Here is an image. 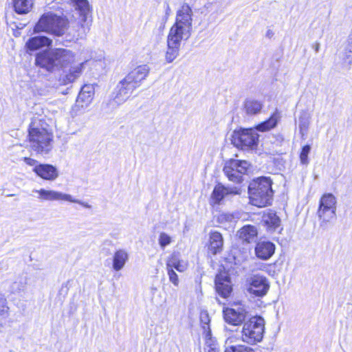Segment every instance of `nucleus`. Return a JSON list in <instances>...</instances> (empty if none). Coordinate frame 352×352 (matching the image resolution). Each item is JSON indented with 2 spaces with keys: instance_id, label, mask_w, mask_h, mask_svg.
<instances>
[{
  "instance_id": "nucleus-14",
  "label": "nucleus",
  "mask_w": 352,
  "mask_h": 352,
  "mask_svg": "<svg viewBox=\"0 0 352 352\" xmlns=\"http://www.w3.org/2000/svg\"><path fill=\"white\" fill-rule=\"evenodd\" d=\"M150 70L151 69L147 65H138L129 72L123 80L135 89L147 78Z\"/></svg>"
},
{
  "instance_id": "nucleus-21",
  "label": "nucleus",
  "mask_w": 352,
  "mask_h": 352,
  "mask_svg": "<svg viewBox=\"0 0 352 352\" xmlns=\"http://www.w3.org/2000/svg\"><path fill=\"white\" fill-rule=\"evenodd\" d=\"M223 239L222 234L217 231L210 232L208 239V251L212 254H217L223 250Z\"/></svg>"
},
{
  "instance_id": "nucleus-26",
  "label": "nucleus",
  "mask_w": 352,
  "mask_h": 352,
  "mask_svg": "<svg viewBox=\"0 0 352 352\" xmlns=\"http://www.w3.org/2000/svg\"><path fill=\"white\" fill-rule=\"evenodd\" d=\"M262 102L253 98L246 99L243 103V110L247 115L253 116L258 114L263 109Z\"/></svg>"
},
{
  "instance_id": "nucleus-3",
  "label": "nucleus",
  "mask_w": 352,
  "mask_h": 352,
  "mask_svg": "<svg viewBox=\"0 0 352 352\" xmlns=\"http://www.w3.org/2000/svg\"><path fill=\"white\" fill-rule=\"evenodd\" d=\"M272 184V180L267 177L253 180L248 187L250 203L259 208L270 205L274 194Z\"/></svg>"
},
{
  "instance_id": "nucleus-7",
  "label": "nucleus",
  "mask_w": 352,
  "mask_h": 352,
  "mask_svg": "<svg viewBox=\"0 0 352 352\" xmlns=\"http://www.w3.org/2000/svg\"><path fill=\"white\" fill-rule=\"evenodd\" d=\"M32 192L36 195V198L41 201H67L70 203L78 204L85 208L89 209L91 208V205H89L88 203L78 200L71 195L60 191L40 188L34 189Z\"/></svg>"
},
{
  "instance_id": "nucleus-30",
  "label": "nucleus",
  "mask_w": 352,
  "mask_h": 352,
  "mask_svg": "<svg viewBox=\"0 0 352 352\" xmlns=\"http://www.w3.org/2000/svg\"><path fill=\"white\" fill-rule=\"evenodd\" d=\"M33 5V0H13L14 10L19 14H25L30 12Z\"/></svg>"
},
{
  "instance_id": "nucleus-18",
  "label": "nucleus",
  "mask_w": 352,
  "mask_h": 352,
  "mask_svg": "<svg viewBox=\"0 0 352 352\" xmlns=\"http://www.w3.org/2000/svg\"><path fill=\"white\" fill-rule=\"evenodd\" d=\"M34 173L40 178L47 181H54L59 176L57 168L49 164H39L38 167H36Z\"/></svg>"
},
{
  "instance_id": "nucleus-9",
  "label": "nucleus",
  "mask_w": 352,
  "mask_h": 352,
  "mask_svg": "<svg viewBox=\"0 0 352 352\" xmlns=\"http://www.w3.org/2000/svg\"><path fill=\"white\" fill-rule=\"evenodd\" d=\"M337 200L331 193L324 194L320 200L318 216L321 225L331 222L336 217Z\"/></svg>"
},
{
  "instance_id": "nucleus-4",
  "label": "nucleus",
  "mask_w": 352,
  "mask_h": 352,
  "mask_svg": "<svg viewBox=\"0 0 352 352\" xmlns=\"http://www.w3.org/2000/svg\"><path fill=\"white\" fill-rule=\"evenodd\" d=\"M69 27V23L66 16L48 12L40 17L34 26V32H45L56 36H62L67 32Z\"/></svg>"
},
{
  "instance_id": "nucleus-6",
  "label": "nucleus",
  "mask_w": 352,
  "mask_h": 352,
  "mask_svg": "<svg viewBox=\"0 0 352 352\" xmlns=\"http://www.w3.org/2000/svg\"><path fill=\"white\" fill-rule=\"evenodd\" d=\"M265 320L261 316H252L245 321L241 330V340L249 344L260 342L265 333Z\"/></svg>"
},
{
  "instance_id": "nucleus-37",
  "label": "nucleus",
  "mask_w": 352,
  "mask_h": 352,
  "mask_svg": "<svg viewBox=\"0 0 352 352\" xmlns=\"http://www.w3.org/2000/svg\"><path fill=\"white\" fill-rule=\"evenodd\" d=\"M8 309L6 300L3 298H0V316L6 318L8 316Z\"/></svg>"
},
{
  "instance_id": "nucleus-11",
  "label": "nucleus",
  "mask_w": 352,
  "mask_h": 352,
  "mask_svg": "<svg viewBox=\"0 0 352 352\" xmlns=\"http://www.w3.org/2000/svg\"><path fill=\"white\" fill-rule=\"evenodd\" d=\"M250 166V164L245 160L231 159L226 162L223 171L229 180L240 183L242 181V175L248 172Z\"/></svg>"
},
{
  "instance_id": "nucleus-41",
  "label": "nucleus",
  "mask_w": 352,
  "mask_h": 352,
  "mask_svg": "<svg viewBox=\"0 0 352 352\" xmlns=\"http://www.w3.org/2000/svg\"><path fill=\"white\" fill-rule=\"evenodd\" d=\"M274 36V32L272 30H268L266 32V36L268 38H272Z\"/></svg>"
},
{
  "instance_id": "nucleus-35",
  "label": "nucleus",
  "mask_w": 352,
  "mask_h": 352,
  "mask_svg": "<svg viewBox=\"0 0 352 352\" xmlns=\"http://www.w3.org/2000/svg\"><path fill=\"white\" fill-rule=\"evenodd\" d=\"M166 271L168 276L169 281L174 285V286L177 287L179 285V278L176 272L173 269L170 267H166Z\"/></svg>"
},
{
  "instance_id": "nucleus-23",
  "label": "nucleus",
  "mask_w": 352,
  "mask_h": 352,
  "mask_svg": "<svg viewBox=\"0 0 352 352\" xmlns=\"http://www.w3.org/2000/svg\"><path fill=\"white\" fill-rule=\"evenodd\" d=\"M52 41L46 36H34L30 38L25 43L28 51L34 52L44 47L51 45Z\"/></svg>"
},
{
  "instance_id": "nucleus-25",
  "label": "nucleus",
  "mask_w": 352,
  "mask_h": 352,
  "mask_svg": "<svg viewBox=\"0 0 352 352\" xmlns=\"http://www.w3.org/2000/svg\"><path fill=\"white\" fill-rule=\"evenodd\" d=\"M257 234L256 228L251 225L244 226L238 231L239 237L248 243L253 241L256 238Z\"/></svg>"
},
{
  "instance_id": "nucleus-27",
  "label": "nucleus",
  "mask_w": 352,
  "mask_h": 352,
  "mask_svg": "<svg viewBox=\"0 0 352 352\" xmlns=\"http://www.w3.org/2000/svg\"><path fill=\"white\" fill-rule=\"evenodd\" d=\"M227 195L228 191L226 187L221 184L215 186L210 197V204L212 206L219 204Z\"/></svg>"
},
{
  "instance_id": "nucleus-28",
  "label": "nucleus",
  "mask_w": 352,
  "mask_h": 352,
  "mask_svg": "<svg viewBox=\"0 0 352 352\" xmlns=\"http://www.w3.org/2000/svg\"><path fill=\"white\" fill-rule=\"evenodd\" d=\"M166 267L175 269L179 272H185L188 267L187 261L180 259L176 254H173L166 262Z\"/></svg>"
},
{
  "instance_id": "nucleus-42",
  "label": "nucleus",
  "mask_w": 352,
  "mask_h": 352,
  "mask_svg": "<svg viewBox=\"0 0 352 352\" xmlns=\"http://www.w3.org/2000/svg\"><path fill=\"white\" fill-rule=\"evenodd\" d=\"M319 49H320V43H316L314 46V50L316 52H318L319 51Z\"/></svg>"
},
{
  "instance_id": "nucleus-44",
  "label": "nucleus",
  "mask_w": 352,
  "mask_h": 352,
  "mask_svg": "<svg viewBox=\"0 0 352 352\" xmlns=\"http://www.w3.org/2000/svg\"><path fill=\"white\" fill-rule=\"evenodd\" d=\"M208 352H218L214 349H210Z\"/></svg>"
},
{
  "instance_id": "nucleus-29",
  "label": "nucleus",
  "mask_w": 352,
  "mask_h": 352,
  "mask_svg": "<svg viewBox=\"0 0 352 352\" xmlns=\"http://www.w3.org/2000/svg\"><path fill=\"white\" fill-rule=\"evenodd\" d=\"M263 221L267 229L273 231L280 226V220L276 213L270 211L263 216Z\"/></svg>"
},
{
  "instance_id": "nucleus-17",
  "label": "nucleus",
  "mask_w": 352,
  "mask_h": 352,
  "mask_svg": "<svg viewBox=\"0 0 352 352\" xmlns=\"http://www.w3.org/2000/svg\"><path fill=\"white\" fill-rule=\"evenodd\" d=\"M95 93L94 86L91 84L85 85L78 96L76 99V107L79 108H86L92 102Z\"/></svg>"
},
{
  "instance_id": "nucleus-8",
  "label": "nucleus",
  "mask_w": 352,
  "mask_h": 352,
  "mask_svg": "<svg viewBox=\"0 0 352 352\" xmlns=\"http://www.w3.org/2000/svg\"><path fill=\"white\" fill-rule=\"evenodd\" d=\"M231 141L234 146L241 149H254L257 146L258 135L252 128L236 129L232 133Z\"/></svg>"
},
{
  "instance_id": "nucleus-20",
  "label": "nucleus",
  "mask_w": 352,
  "mask_h": 352,
  "mask_svg": "<svg viewBox=\"0 0 352 352\" xmlns=\"http://www.w3.org/2000/svg\"><path fill=\"white\" fill-rule=\"evenodd\" d=\"M275 252V245L270 241H259L255 247L256 256L262 260H267Z\"/></svg>"
},
{
  "instance_id": "nucleus-13",
  "label": "nucleus",
  "mask_w": 352,
  "mask_h": 352,
  "mask_svg": "<svg viewBox=\"0 0 352 352\" xmlns=\"http://www.w3.org/2000/svg\"><path fill=\"white\" fill-rule=\"evenodd\" d=\"M225 321L232 325L241 324L247 315V311L242 305H234L232 307H225L223 310Z\"/></svg>"
},
{
  "instance_id": "nucleus-2",
  "label": "nucleus",
  "mask_w": 352,
  "mask_h": 352,
  "mask_svg": "<svg viewBox=\"0 0 352 352\" xmlns=\"http://www.w3.org/2000/svg\"><path fill=\"white\" fill-rule=\"evenodd\" d=\"M53 133L40 122H32L28 130V140L32 150L39 154H47L52 148Z\"/></svg>"
},
{
  "instance_id": "nucleus-12",
  "label": "nucleus",
  "mask_w": 352,
  "mask_h": 352,
  "mask_svg": "<svg viewBox=\"0 0 352 352\" xmlns=\"http://www.w3.org/2000/svg\"><path fill=\"white\" fill-rule=\"evenodd\" d=\"M69 5L74 8L78 15V27L85 32V23L92 12V6L88 0H68Z\"/></svg>"
},
{
  "instance_id": "nucleus-24",
  "label": "nucleus",
  "mask_w": 352,
  "mask_h": 352,
  "mask_svg": "<svg viewBox=\"0 0 352 352\" xmlns=\"http://www.w3.org/2000/svg\"><path fill=\"white\" fill-rule=\"evenodd\" d=\"M281 114L278 110H276L270 118L261 124H258L255 129L256 131L261 132L268 131L274 128H275L278 124V122L280 120Z\"/></svg>"
},
{
  "instance_id": "nucleus-34",
  "label": "nucleus",
  "mask_w": 352,
  "mask_h": 352,
  "mask_svg": "<svg viewBox=\"0 0 352 352\" xmlns=\"http://www.w3.org/2000/svg\"><path fill=\"white\" fill-rule=\"evenodd\" d=\"M310 124V116L303 113L299 118V129L302 135H305L309 129Z\"/></svg>"
},
{
  "instance_id": "nucleus-43",
  "label": "nucleus",
  "mask_w": 352,
  "mask_h": 352,
  "mask_svg": "<svg viewBox=\"0 0 352 352\" xmlns=\"http://www.w3.org/2000/svg\"><path fill=\"white\" fill-rule=\"evenodd\" d=\"M234 175V176H241L239 175V173L236 171V168H234V170L231 172Z\"/></svg>"
},
{
  "instance_id": "nucleus-33",
  "label": "nucleus",
  "mask_w": 352,
  "mask_h": 352,
  "mask_svg": "<svg viewBox=\"0 0 352 352\" xmlns=\"http://www.w3.org/2000/svg\"><path fill=\"white\" fill-rule=\"evenodd\" d=\"M157 242L160 248L164 250L173 242V238L165 232H160L158 234Z\"/></svg>"
},
{
  "instance_id": "nucleus-1",
  "label": "nucleus",
  "mask_w": 352,
  "mask_h": 352,
  "mask_svg": "<svg viewBox=\"0 0 352 352\" xmlns=\"http://www.w3.org/2000/svg\"><path fill=\"white\" fill-rule=\"evenodd\" d=\"M86 61H81L78 55L67 48H54L38 53L35 65L49 72L62 69L63 72L50 77L48 86L58 89L74 82L82 74Z\"/></svg>"
},
{
  "instance_id": "nucleus-38",
  "label": "nucleus",
  "mask_w": 352,
  "mask_h": 352,
  "mask_svg": "<svg viewBox=\"0 0 352 352\" xmlns=\"http://www.w3.org/2000/svg\"><path fill=\"white\" fill-rule=\"evenodd\" d=\"M21 160L23 161L26 165L32 167L34 173H35L36 167H38L39 165V163L36 160L31 157H24Z\"/></svg>"
},
{
  "instance_id": "nucleus-15",
  "label": "nucleus",
  "mask_w": 352,
  "mask_h": 352,
  "mask_svg": "<svg viewBox=\"0 0 352 352\" xmlns=\"http://www.w3.org/2000/svg\"><path fill=\"white\" fill-rule=\"evenodd\" d=\"M187 41L185 38L168 33L167 37V50L165 53V60L167 63H172L179 55L181 43Z\"/></svg>"
},
{
  "instance_id": "nucleus-16",
  "label": "nucleus",
  "mask_w": 352,
  "mask_h": 352,
  "mask_svg": "<svg viewBox=\"0 0 352 352\" xmlns=\"http://www.w3.org/2000/svg\"><path fill=\"white\" fill-rule=\"evenodd\" d=\"M216 290L223 298H228L232 290L230 278L228 272H222L218 274L215 279Z\"/></svg>"
},
{
  "instance_id": "nucleus-22",
  "label": "nucleus",
  "mask_w": 352,
  "mask_h": 352,
  "mask_svg": "<svg viewBox=\"0 0 352 352\" xmlns=\"http://www.w3.org/2000/svg\"><path fill=\"white\" fill-rule=\"evenodd\" d=\"M129 260V254L125 249L115 251L112 258V268L116 272L122 270Z\"/></svg>"
},
{
  "instance_id": "nucleus-5",
  "label": "nucleus",
  "mask_w": 352,
  "mask_h": 352,
  "mask_svg": "<svg viewBox=\"0 0 352 352\" xmlns=\"http://www.w3.org/2000/svg\"><path fill=\"white\" fill-rule=\"evenodd\" d=\"M192 8L183 4L177 12L175 23L169 33L188 40L192 32Z\"/></svg>"
},
{
  "instance_id": "nucleus-40",
  "label": "nucleus",
  "mask_w": 352,
  "mask_h": 352,
  "mask_svg": "<svg viewBox=\"0 0 352 352\" xmlns=\"http://www.w3.org/2000/svg\"><path fill=\"white\" fill-rule=\"evenodd\" d=\"M204 327V329L206 331V338H210V331L209 329V327L207 324Z\"/></svg>"
},
{
  "instance_id": "nucleus-10",
  "label": "nucleus",
  "mask_w": 352,
  "mask_h": 352,
  "mask_svg": "<svg viewBox=\"0 0 352 352\" xmlns=\"http://www.w3.org/2000/svg\"><path fill=\"white\" fill-rule=\"evenodd\" d=\"M270 287L268 279L262 275L254 274L248 278L245 288L247 292L252 297L263 298Z\"/></svg>"
},
{
  "instance_id": "nucleus-32",
  "label": "nucleus",
  "mask_w": 352,
  "mask_h": 352,
  "mask_svg": "<svg viewBox=\"0 0 352 352\" xmlns=\"http://www.w3.org/2000/svg\"><path fill=\"white\" fill-rule=\"evenodd\" d=\"M217 221L223 226L233 225L236 218L233 214L222 212L217 216Z\"/></svg>"
},
{
  "instance_id": "nucleus-31",
  "label": "nucleus",
  "mask_w": 352,
  "mask_h": 352,
  "mask_svg": "<svg viewBox=\"0 0 352 352\" xmlns=\"http://www.w3.org/2000/svg\"><path fill=\"white\" fill-rule=\"evenodd\" d=\"M234 339V337H230L226 340V344L228 346L224 352H254L253 349L243 344L229 346V344L232 343Z\"/></svg>"
},
{
  "instance_id": "nucleus-36",
  "label": "nucleus",
  "mask_w": 352,
  "mask_h": 352,
  "mask_svg": "<svg viewBox=\"0 0 352 352\" xmlns=\"http://www.w3.org/2000/svg\"><path fill=\"white\" fill-rule=\"evenodd\" d=\"M311 151V147L309 145H306L302 147L300 155V162L302 164H307L309 163L308 155Z\"/></svg>"
},
{
  "instance_id": "nucleus-39",
  "label": "nucleus",
  "mask_w": 352,
  "mask_h": 352,
  "mask_svg": "<svg viewBox=\"0 0 352 352\" xmlns=\"http://www.w3.org/2000/svg\"><path fill=\"white\" fill-rule=\"evenodd\" d=\"M228 195H240L241 190L238 187H226Z\"/></svg>"
},
{
  "instance_id": "nucleus-19",
  "label": "nucleus",
  "mask_w": 352,
  "mask_h": 352,
  "mask_svg": "<svg viewBox=\"0 0 352 352\" xmlns=\"http://www.w3.org/2000/svg\"><path fill=\"white\" fill-rule=\"evenodd\" d=\"M135 90L123 79L117 85L116 92L113 98V102L119 105L126 101Z\"/></svg>"
}]
</instances>
